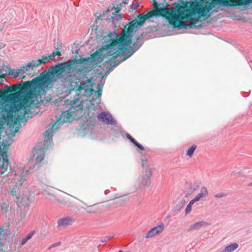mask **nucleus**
<instances>
[{"label":"nucleus","mask_w":252,"mask_h":252,"mask_svg":"<svg viewBox=\"0 0 252 252\" xmlns=\"http://www.w3.org/2000/svg\"><path fill=\"white\" fill-rule=\"evenodd\" d=\"M180 7H158L154 4V9L150 10L146 13L140 14L138 19L128 27L126 33L124 30L118 35L119 40L126 44L129 49L132 44L131 38L138 29L144 24L146 20H150L153 17L162 16L166 18L168 23L174 28L179 29L186 28V23L183 18V11Z\"/></svg>","instance_id":"obj_2"},{"label":"nucleus","mask_w":252,"mask_h":252,"mask_svg":"<svg viewBox=\"0 0 252 252\" xmlns=\"http://www.w3.org/2000/svg\"><path fill=\"white\" fill-rule=\"evenodd\" d=\"M9 75L13 77L16 78L18 77L19 75L21 76H23L22 72L20 71V69H13L9 71Z\"/></svg>","instance_id":"obj_22"},{"label":"nucleus","mask_w":252,"mask_h":252,"mask_svg":"<svg viewBox=\"0 0 252 252\" xmlns=\"http://www.w3.org/2000/svg\"><path fill=\"white\" fill-rule=\"evenodd\" d=\"M113 15L112 16V18L114 20H118L119 18H121V17L120 15H118L117 14H113V12L112 13Z\"/></svg>","instance_id":"obj_28"},{"label":"nucleus","mask_w":252,"mask_h":252,"mask_svg":"<svg viewBox=\"0 0 252 252\" xmlns=\"http://www.w3.org/2000/svg\"><path fill=\"white\" fill-rule=\"evenodd\" d=\"M196 149V146L195 145H192L188 149L187 155L190 158L192 157Z\"/></svg>","instance_id":"obj_24"},{"label":"nucleus","mask_w":252,"mask_h":252,"mask_svg":"<svg viewBox=\"0 0 252 252\" xmlns=\"http://www.w3.org/2000/svg\"><path fill=\"white\" fill-rule=\"evenodd\" d=\"M252 3V0H212L209 3L194 4L191 3L189 7L180 6L183 11V18L186 23V28H199L200 25H197L202 19L205 20L210 16L209 12L217 6L222 10L221 7H229L246 5Z\"/></svg>","instance_id":"obj_3"},{"label":"nucleus","mask_w":252,"mask_h":252,"mask_svg":"<svg viewBox=\"0 0 252 252\" xmlns=\"http://www.w3.org/2000/svg\"><path fill=\"white\" fill-rule=\"evenodd\" d=\"M119 252H123L122 250H120Z\"/></svg>","instance_id":"obj_41"},{"label":"nucleus","mask_w":252,"mask_h":252,"mask_svg":"<svg viewBox=\"0 0 252 252\" xmlns=\"http://www.w3.org/2000/svg\"><path fill=\"white\" fill-rule=\"evenodd\" d=\"M60 245H61V243L60 242H58V243H54V244H52L50 246L49 249H52V248H55L56 247L59 246Z\"/></svg>","instance_id":"obj_29"},{"label":"nucleus","mask_w":252,"mask_h":252,"mask_svg":"<svg viewBox=\"0 0 252 252\" xmlns=\"http://www.w3.org/2000/svg\"><path fill=\"white\" fill-rule=\"evenodd\" d=\"M139 47H139H137V48H136V49H135L134 51H133L132 52V53L130 54V55H132V54H133V53H134L136 50H137V49Z\"/></svg>","instance_id":"obj_38"},{"label":"nucleus","mask_w":252,"mask_h":252,"mask_svg":"<svg viewBox=\"0 0 252 252\" xmlns=\"http://www.w3.org/2000/svg\"><path fill=\"white\" fill-rule=\"evenodd\" d=\"M102 88H103V86H100L97 85V88L98 90H100V92H102Z\"/></svg>","instance_id":"obj_36"},{"label":"nucleus","mask_w":252,"mask_h":252,"mask_svg":"<svg viewBox=\"0 0 252 252\" xmlns=\"http://www.w3.org/2000/svg\"><path fill=\"white\" fill-rule=\"evenodd\" d=\"M115 35L110 33L104 38V44L93 53L91 58H80V63H89L90 64L95 63L96 64L100 63L104 58H116L123 55L128 49L126 44L119 40L117 36L115 39Z\"/></svg>","instance_id":"obj_5"},{"label":"nucleus","mask_w":252,"mask_h":252,"mask_svg":"<svg viewBox=\"0 0 252 252\" xmlns=\"http://www.w3.org/2000/svg\"><path fill=\"white\" fill-rule=\"evenodd\" d=\"M209 195V191L207 188L202 186L200 189L199 192L197 194L193 200L195 202L199 201H205Z\"/></svg>","instance_id":"obj_12"},{"label":"nucleus","mask_w":252,"mask_h":252,"mask_svg":"<svg viewBox=\"0 0 252 252\" xmlns=\"http://www.w3.org/2000/svg\"><path fill=\"white\" fill-rule=\"evenodd\" d=\"M249 185L252 186V182L251 183H250Z\"/></svg>","instance_id":"obj_40"},{"label":"nucleus","mask_w":252,"mask_h":252,"mask_svg":"<svg viewBox=\"0 0 252 252\" xmlns=\"http://www.w3.org/2000/svg\"><path fill=\"white\" fill-rule=\"evenodd\" d=\"M54 52H55V56L56 55H57L58 56H61V54L60 52L59 51L58 49H57V50H56Z\"/></svg>","instance_id":"obj_33"},{"label":"nucleus","mask_w":252,"mask_h":252,"mask_svg":"<svg viewBox=\"0 0 252 252\" xmlns=\"http://www.w3.org/2000/svg\"><path fill=\"white\" fill-rule=\"evenodd\" d=\"M95 93H97V95L98 97H99L100 96H101L102 92H100V90H98Z\"/></svg>","instance_id":"obj_35"},{"label":"nucleus","mask_w":252,"mask_h":252,"mask_svg":"<svg viewBox=\"0 0 252 252\" xmlns=\"http://www.w3.org/2000/svg\"><path fill=\"white\" fill-rule=\"evenodd\" d=\"M79 102V100L73 101L71 104L72 108L68 110L63 112L61 114L59 119L57 120L56 122L45 132L44 136L47 138V139L45 140L44 141L47 142L48 140H49L50 138L52 137L53 133L59 128V125L61 124L71 122L73 118H75L76 112L79 113L80 114L82 113L83 111L82 106L76 105L75 107V104Z\"/></svg>","instance_id":"obj_6"},{"label":"nucleus","mask_w":252,"mask_h":252,"mask_svg":"<svg viewBox=\"0 0 252 252\" xmlns=\"http://www.w3.org/2000/svg\"><path fill=\"white\" fill-rule=\"evenodd\" d=\"M138 7V5L132 4L131 5V8L133 9H136V8Z\"/></svg>","instance_id":"obj_34"},{"label":"nucleus","mask_w":252,"mask_h":252,"mask_svg":"<svg viewBox=\"0 0 252 252\" xmlns=\"http://www.w3.org/2000/svg\"><path fill=\"white\" fill-rule=\"evenodd\" d=\"M142 166L143 167H145V166H147V160L146 159H142Z\"/></svg>","instance_id":"obj_31"},{"label":"nucleus","mask_w":252,"mask_h":252,"mask_svg":"<svg viewBox=\"0 0 252 252\" xmlns=\"http://www.w3.org/2000/svg\"><path fill=\"white\" fill-rule=\"evenodd\" d=\"M74 221V220L70 217H63L59 219L57 221V227H65L72 224Z\"/></svg>","instance_id":"obj_13"},{"label":"nucleus","mask_w":252,"mask_h":252,"mask_svg":"<svg viewBox=\"0 0 252 252\" xmlns=\"http://www.w3.org/2000/svg\"><path fill=\"white\" fill-rule=\"evenodd\" d=\"M36 66L34 62V60L32 61L31 62L28 63L25 66H24L20 69V71L22 73L23 77H25L24 74H28V72L30 70H32L34 67H36Z\"/></svg>","instance_id":"obj_15"},{"label":"nucleus","mask_w":252,"mask_h":252,"mask_svg":"<svg viewBox=\"0 0 252 252\" xmlns=\"http://www.w3.org/2000/svg\"><path fill=\"white\" fill-rule=\"evenodd\" d=\"M126 136L128 139H129L130 141V142H131L135 146H137L140 150H144V147L142 145L138 143L133 138H132V137L129 133H126Z\"/></svg>","instance_id":"obj_20"},{"label":"nucleus","mask_w":252,"mask_h":252,"mask_svg":"<svg viewBox=\"0 0 252 252\" xmlns=\"http://www.w3.org/2000/svg\"><path fill=\"white\" fill-rule=\"evenodd\" d=\"M28 171L22 167H17L9 172L7 175V182L14 187L11 190L12 195H15L18 190L26 181Z\"/></svg>","instance_id":"obj_7"},{"label":"nucleus","mask_w":252,"mask_h":252,"mask_svg":"<svg viewBox=\"0 0 252 252\" xmlns=\"http://www.w3.org/2000/svg\"><path fill=\"white\" fill-rule=\"evenodd\" d=\"M239 247L236 243H232L226 246L223 250L220 251L219 252H233L236 250Z\"/></svg>","instance_id":"obj_17"},{"label":"nucleus","mask_w":252,"mask_h":252,"mask_svg":"<svg viewBox=\"0 0 252 252\" xmlns=\"http://www.w3.org/2000/svg\"><path fill=\"white\" fill-rule=\"evenodd\" d=\"M227 196V194L224 192H220L215 195V197L216 198H220Z\"/></svg>","instance_id":"obj_27"},{"label":"nucleus","mask_w":252,"mask_h":252,"mask_svg":"<svg viewBox=\"0 0 252 252\" xmlns=\"http://www.w3.org/2000/svg\"><path fill=\"white\" fill-rule=\"evenodd\" d=\"M6 240V235L3 228L0 227V251H2V247Z\"/></svg>","instance_id":"obj_18"},{"label":"nucleus","mask_w":252,"mask_h":252,"mask_svg":"<svg viewBox=\"0 0 252 252\" xmlns=\"http://www.w3.org/2000/svg\"><path fill=\"white\" fill-rule=\"evenodd\" d=\"M92 79H89L87 80V82H85L82 84H81L79 87V90L81 92L82 91H85V94H88L90 93H92L94 91L92 89V86L88 85V84H90L91 82Z\"/></svg>","instance_id":"obj_14"},{"label":"nucleus","mask_w":252,"mask_h":252,"mask_svg":"<svg viewBox=\"0 0 252 252\" xmlns=\"http://www.w3.org/2000/svg\"><path fill=\"white\" fill-rule=\"evenodd\" d=\"M195 202L193 199L189 201L185 209L186 215L189 214L191 212L192 209V206Z\"/></svg>","instance_id":"obj_25"},{"label":"nucleus","mask_w":252,"mask_h":252,"mask_svg":"<svg viewBox=\"0 0 252 252\" xmlns=\"http://www.w3.org/2000/svg\"><path fill=\"white\" fill-rule=\"evenodd\" d=\"M49 61L47 56H43L41 59L34 60L36 67L42 64H45Z\"/></svg>","instance_id":"obj_21"},{"label":"nucleus","mask_w":252,"mask_h":252,"mask_svg":"<svg viewBox=\"0 0 252 252\" xmlns=\"http://www.w3.org/2000/svg\"><path fill=\"white\" fill-rule=\"evenodd\" d=\"M152 174L150 170L147 169L145 171V174L142 177L141 184L144 186H149L150 185V180Z\"/></svg>","instance_id":"obj_16"},{"label":"nucleus","mask_w":252,"mask_h":252,"mask_svg":"<svg viewBox=\"0 0 252 252\" xmlns=\"http://www.w3.org/2000/svg\"><path fill=\"white\" fill-rule=\"evenodd\" d=\"M164 228L165 226L164 223L160 222L157 226L149 230L147 232L145 238H150L160 234L164 230Z\"/></svg>","instance_id":"obj_9"},{"label":"nucleus","mask_w":252,"mask_h":252,"mask_svg":"<svg viewBox=\"0 0 252 252\" xmlns=\"http://www.w3.org/2000/svg\"><path fill=\"white\" fill-rule=\"evenodd\" d=\"M205 222L203 221L196 222L192 224H191L189 228V231H193L194 230H198L201 228Z\"/></svg>","instance_id":"obj_19"},{"label":"nucleus","mask_w":252,"mask_h":252,"mask_svg":"<svg viewBox=\"0 0 252 252\" xmlns=\"http://www.w3.org/2000/svg\"><path fill=\"white\" fill-rule=\"evenodd\" d=\"M2 158H0V175L4 173L8 169V160L6 152H3L1 154Z\"/></svg>","instance_id":"obj_11"},{"label":"nucleus","mask_w":252,"mask_h":252,"mask_svg":"<svg viewBox=\"0 0 252 252\" xmlns=\"http://www.w3.org/2000/svg\"><path fill=\"white\" fill-rule=\"evenodd\" d=\"M113 9V7H112V8H108V10H107V11H106L105 13H108V12H110V10H112Z\"/></svg>","instance_id":"obj_37"},{"label":"nucleus","mask_w":252,"mask_h":252,"mask_svg":"<svg viewBox=\"0 0 252 252\" xmlns=\"http://www.w3.org/2000/svg\"><path fill=\"white\" fill-rule=\"evenodd\" d=\"M10 99L13 103L8 110L4 111L2 116L8 125L14 127L17 122L27 121L31 112L30 102L27 94L21 91L11 94Z\"/></svg>","instance_id":"obj_4"},{"label":"nucleus","mask_w":252,"mask_h":252,"mask_svg":"<svg viewBox=\"0 0 252 252\" xmlns=\"http://www.w3.org/2000/svg\"><path fill=\"white\" fill-rule=\"evenodd\" d=\"M165 0H153V6L154 7V4H155L158 7H161L160 5Z\"/></svg>","instance_id":"obj_26"},{"label":"nucleus","mask_w":252,"mask_h":252,"mask_svg":"<svg viewBox=\"0 0 252 252\" xmlns=\"http://www.w3.org/2000/svg\"><path fill=\"white\" fill-rule=\"evenodd\" d=\"M45 148H35L32 152V158L36 164H39L45 157Z\"/></svg>","instance_id":"obj_8"},{"label":"nucleus","mask_w":252,"mask_h":252,"mask_svg":"<svg viewBox=\"0 0 252 252\" xmlns=\"http://www.w3.org/2000/svg\"><path fill=\"white\" fill-rule=\"evenodd\" d=\"M97 118L99 121L104 122L108 125H115V120L112 116L105 112H101L97 116Z\"/></svg>","instance_id":"obj_10"},{"label":"nucleus","mask_w":252,"mask_h":252,"mask_svg":"<svg viewBox=\"0 0 252 252\" xmlns=\"http://www.w3.org/2000/svg\"><path fill=\"white\" fill-rule=\"evenodd\" d=\"M200 183H198V184H197L196 183V185L195 186V187H191V189L193 190H196L199 187V184Z\"/></svg>","instance_id":"obj_32"},{"label":"nucleus","mask_w":252,"mask_h":252,"mask_svg":"<svg viewBox=\"0 0 252 252\" xmlns=\"http://www.w3.org/2000/svg\"><path fill=\"white\" fill-rule=\"evenodd\" d=\"M48 57V58L49 59V60L50 61V60H53L54 59V58H55V52H53L51 54H50V55H49Z\"/></svg>","instance_id":"obj_30"},{"label":"nucleus","mask_w":252,"mask_h":252,"mask_svg":"<svg viewBox=\"0 0 252 252\" xmlns=\"http://www.w3.org/2000/svg\"><path fill=\"white\" fill-rule=\"evenodd\" d=\"M98 85L100 86H103V83H102V82H100V83H99L98 84Z\"/></svg>","instance_id":"obj_39"},{"label":"nucleus","mask_w":252,"mask_h":252,"mask_svg":"<svg viewBox=\"0 0 252 252\" xmlns=\"http://www.w3.org/2000/svg\"><path fill=\"white\" fill-rule=\"evenodd\" d=\"M77 61L69 60L66 62L61 63L52 67L48 72H42L40 75L32 79L31 81H27L24 83L17 84L11 86H6L7 92H12L20 89L28 90L31 94H33L35 97L44 94L45 89L48 87L54 80L53 78L56 76L61 79L62 81L70 82L72 77L70 73L71 65L75 64Z\"/></svg>","instance_id":"obj_1"},{"label":"nucleus","mask_w":252,"mask_h":252,"mask_svg":"<svg viewBox=\"0 0 252 252\" xmlns=\"http://www.w3.org/2000/svg\"><path fill=\"white\" fill-rule=\"evenodd\" d=\"M33 234H34L33 231L31 232L29 234H28L25 238H23L21 240V245L22 246L24 245L28 240H29L30 239L32 238Z\"/></svg>","instance_id":"obj_23"}]
</instances>
